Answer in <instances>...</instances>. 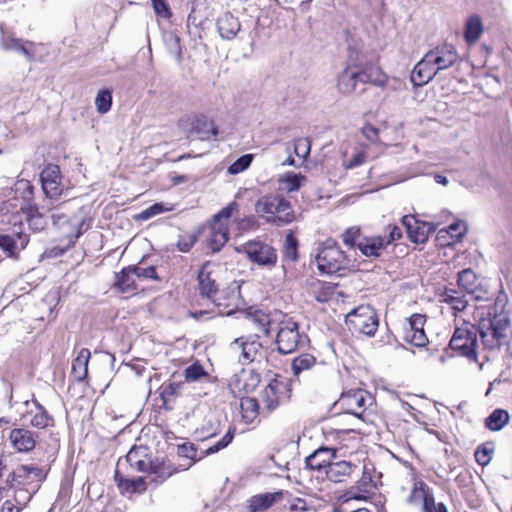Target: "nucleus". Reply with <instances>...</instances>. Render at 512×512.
Masks as SVG:
<instances>
[{
	"mask_svg": "<svg viewBox=\"0 0 512 512\" xmlns=\"http://www.w3.org/2000/svg\"><path fill=\"white\" fill-rule=\"evenodd\" d=\"M460 62L456 47L442 44L429 50L414 66L410 80L414 86H423L431 81L439 72Z\"/></svg>",
	"mask_w": 512,
	"mask_h": 512,
	"instance_id": "nucleus-1",
	"label": "nucleus"
},
{
	"mask_svg": "<svg viewBox=\"0 0 512 512\" xmlns=\"http://www.w3.org/2000/svg\"><path fill=\"white\" fill-rule=\"evenodd\" d=\"M477 331L480 334L485 349L495 350L508 344L510 338V322L506 315L490 310L478 322Z\"/></svg>",
	"mask_w": 512,
	"mask_h": 512,
	"instance_id": "nucleus-2",
	"label": "nucleus"
},
{
	"mask_svg": "<svg viewBox=\"0 0 512 512\" xmlns=\"http://www.w3.org/2000/svg\"><path fill=\"white\" fill-rule=\"evenodd\" d=\"M255 212L265 222L283 226L295 219L291 203L280 194H269L260 197L255 203Z\"/></svg>",
	"mask_w": 512,
	"mask_h": 512,
	"instance_id": "nucleus-3",
	"label": "nucleus"
},
{
	"mask_svg": "<svg viewBox=\"0 0 512 512\" xmlns=\"http://www.w3.org/2000/svg\"><path fill=\"white\" fill-rule=\"evenodd\" d=\"M236 202H231L223 208L219 213L213 216L209 225V235L207 237V245L212 252H219L229 239L228 221L233 211L237 209Z\"/></svg>",
	"mask_w": 512,
	"mask_h": 512,
	"instance_id": "nucleus-4",
	"label": "nucleus"
},
{
	"mask_svg": "<svg viewBox=\"0 0 512 512\" xmlns=\"http://www.w3.org/2000/svg\"><path fill=\"white\" fill-rule=\"evenodd\" d=\"M238 253H244L248 260L258 266L272 269L277 263L276 249L259 238L249 240L243 245L236 247Z\"/></svg>",
	"mask_w": 512,
	"mask_h": 512,
	"instance_id": "nucleus-5",
	"label": "nucleus"
},
{
	"mask_svg": "<svg viewBox=\"0 0 512 512\" xmlns=\"http://www.w3.org/2000/svg\"><path fill=\"white\" fill-rule=\"evenodd\" d=\"M346 325L353 333L374 336L378 329V317L368 305H361L346 315Z\"/></svg>",
	"mask_w": 512,
	"mask_h": 512,
	"instance_id": "nucleus-6",
	"label": "nucleus"
},
{
	"mask_svg": "<svg viewBox=\"0 0 512 512\" xmlns=\"http://www.w3.org/2000/svg\"><path fill=\"white\" fill-rule=\"evenodd\" d=\"M318 269L322 273L334 274L348 267L345 253L332 240H327L316 255Z\"/></svg>",
	"mask_w": 512,
	"mask_h": 512,
	"instance_id": "nucleus-7",
	"label": "nucleus"
},
{
	"mask_svg": "<svg viewBox=\"0 0 512 512\" xmlns=\"http://www.w3.org/2000/svg\"><path fill=\"white\" fill-rule=\"evenodd\" d=\"M449 346L452 350L458 351L460 355L465 356L469 360L477 362V329L470 323H464L463 326L457 327L450 340Z\"/></svg>",
	"mask_w": 512,
	"mask_h": 512,
	"instance_id": "nucleus-8",
	"label": "nucleus"
},
{
	"mask_svg": "<svg viewBox=\"0 0 512 512\" xmlns=\"http://www.w3.org/2000/svg\"><path fill=\"white\" fill-rule=\"evenodd\" d=\"M230 350L238 354L239 362L247 365L253 362L261 364L266 361V349L257 339L237 338L230 344Z\"/></svg>",
	"mask_w": 512,
	"mask_h": 512,
	"instance_id": "nucleus-9",
	"label": "nucleus"
},
{
	"mask_svg": "<svg viewBox=\"0 0 512 512\" xmlns=\"http://www.w3.org/2000/svg\"><path fill=\"white\" fill-rule=\"evenodd\" d=\"M368 402L372 404V397L363 389H352L343 392L338 400V404L344 413L354 415L359 419L364 418Z\"/></svg>",
	"mask_w": 512,
	"mask_h": 512,
	"instance_id": "nucleus-10",
	"label": "nucleus"
},
{
	"mask_svg": "<svg viewBox=\"0 0 512 512\" xmlns=\"http://www.w3.org/2000/svg\"><path fill=\"white\" fill-rule=\"evenodd\" d=\"M301 342V335L298 324L292 319H285L279 323L276 336L278 351L282 354H289L296 350Z\"/></svg>",
	"mask_w": 512,
	"mask_h": 512,
	"instance_id": "nucleus-11",
	"label": "nucleus"
},
{
	"mask_svg": "<svg viewBox=\"0 0 512 512\" xmlns=\"http://www.w3.org/2000/svg\"><path fill=\"white\" fill-rule=\"evenodd\" d=\"M217 266L211 262L202 265L198 272V289L203 298L211 300L216 306H219V284L217 283L215 274Z\"/></svg>",
	"mask_w": 512,
	"mask_h": 512,
	"instance_id": "nucleus-12",
	"label": "nucleus"
},
{
	"mask_svg": "<svg viewBox=\"0 0 512 512\" xmlns=\"http://www.w3.org/2000/svg\"><path fill=\"white\" fill-rule=\"evenodd\" d=\"M358 470V465L351 461L334 460L327 467L326 473L323 476L326 480L335 484L348 483L357 474Z\"/></svg>",
	"mask_w": 512,
	"mask_h": 512,
	"instance_id": "nucleus-13",
	"label": "nucleus"
},
{
	"mask_svg": "<svg viewBox=\"0 0 512 512\" xmlns=\"http://www.w3.org/2000/svg\"><path fill=\"white\" fill-rule=\"evenodd\" d=\"M42 189L50 200L57 199L62 194L61 174L57 165H47L40 175Z\"/></svg>",
	"mask_w": 512,
	"mask_h": 512,
	"instance_id": "nucleus-14",
	"label": "nucleus"
},
{
	"mask_svg": "<svg viewBox=\"0 0 512 512\" xmlns=\"http://www.w3.org/2000/svg\"><path fill=\"white\" fill-rule=\"evenodd\" d=\"M353 66L355 67L359 84L365 85L370 83L375 86H384L386 84L387 77L378 66L371 63H356L354 60Z\"/></svg>",
	"mask_w": 512,
	"mask_h": 512,
	"instance_id": "nucleus-15",
	"label": "nucleus"
},
{
	"mask_svg": "<svg viewBox=\"0 0 512 512\" xmlns=\"http://www.w3.org/2000/svg\"><path fill=\"white\" fill-rule=\"evenodd\" d=\"M9 442L19 453H28L35 448L37 434L27 428H14L9 432Z\"/></svg>",
	"mask_w": 512,
	"mask_h": 512,
	"instance_id": "nucleus-16",
	"label": "nucleus"
},
{
	"mask_svg": "<svg viewBox=\"0 0 512 512\" xmlns=\"http://www.w3.org/2000/svg\"><path fill=\"white\" fill-rule=\"evenodd\" d=\"M336 458V451L331 448L321 447L310 454L306 460V466L311 470L317 471L321 476L326 473L327 467L332 464Z\"/></svg>",
	"mask_w": 512,
	"mask_h": 512,
	"instance_id": "nucleus-17",
	"label": "nucleus"
},
{
	"mask_svg": "<svg viewBox=\"0 0 512 512\" xmlns=\"http://www.w3.org/2000/svg\"><path fill=\"white\" fill-rule=\"evenodd\" d=\"M29 409L26 415L31 416L29 423L31 426L44 429L54 426V418L46 411V409L36 400L25 401L24 403Z\"/></svg>",
	"mask_w": 512,
	"mask_h": 512,
	"instance_id": "nucleus-18",
	"label": "nucleus"
},
{
	"mask_svg": "<svg viewBox=\"0 0 512 512\" xmlns=\"http://www.w3.org/2000/svg\"><path fill=\"white\" fill-rule=\"evenodd\" d=\"M358 85L359 81L353 66V51L350 50L348 65L338 76L337 88L340 93L349 95L357 90Z\"/></svg>",
	"mask_w": 512,
	"mask_h": 512,
	"instance_id": "nucleus-19",
	"label": "nucleus"
},
{
	"mask_svg": "<svg viewBox=\"0 0 512 512\" xmlns=\"http://www.w3.org/2000/svg\"><path fill=\"white\" fill-rule=\"evenodd\" d=\"M115 481L121 493H143L149 483L147 477L129 478L122 473V470H115Z\"/></svg>",
	"mask_w": 512,
	"mask_h": 512,
	"instance_id": "nucleus-20",
	"label": "nucleus"
},
{
	"mask_svg": "<svg viewBox=\"0 0 512 512\" xmlns=\"http://www.w3.org/2000/svg\"><path fill=\"white\" fill-rule=\"evenodd\" d=\"M216 25L220 37L224 40L234 39L241 29L238 18L231 12H225L219 16Z\"/></svg>",
	"mask_w": 512,
	"mask_h": 512,
	"instance_id": "nucleus-21",
	"label": "nucleus"
},
{
	"mask_svg": "<svg viewBox=\"0 0 512 512\" xmlns=\"http://www.w3.org/2000/svg\"><path fill=\"white\" fill-rule=\"evenodd\" d=\"M357 247L364 256L377 258L387 248V245L381 235H372L362 238L357 243Z\"/></svg>",
	"mask_w": 512,
	"mask_h": 512,
	"instance_id": "nucleus-22",
	"label": "nucleus"
},
{
	"mask_svg": "<svg viewBox=\"0 0 512 512\" xmlns=\"http://www.w3.org/2000/svg\"><path fill=\"white\" fill-rule=\"evenodd\" d=\"M176 469L173 468L170 464H166L165 462H160L158 460L151 462V467L148 471L147 480L149 484H154L158 486L162 484L165 480L171 477L174 473H176Z\"/></svg>",
	"mask_w": 512,
	"mask_h": 512,
	"instance_id": "nucleus-23",
	"label": "nucleus"
},
{
	"mask_svg": "<svg viewBox=\"0 0 512 512\" xmlns=\"http://www.w3.org/2000/svg\"><path fill=\"white\" fill-rule=\"evenodd\" d=\"M217 133L214 123L206 116H197L191 124L190 134L197 135L200 140H209Z\"/></svg>",
	"mask_w": 512,
	"mask_h": 512,
	"instance_id": "nucleus-24",
	"label": "nucleus"
},
{
	"mask_svg": "<svg viewBox=\"0 0 512 512\" xmlns=\"http://www.w3.org/2000/svg\"><path fill=\"white\" fill-rule=\"evenodd\" d=\"M20 209L26 214L28 225L35 231L44 229L45 221L43 219V210L49 211L51 207L45 204L41 207L37 205L21 206Z\"/></svg>",
	"mask_w": 512,
	"mask_h": 512,
	"instance_id": "nucleus-25",
	"label": "nucleus"
},
{
	"mask_svg": "<svg viewBox=\"0 0 512 512\" xmlns=\"http://www.w3.org/2000/svg\"><path fill=\"white\" fill-rule=\"evenodd\" d=\"M27 235L18 232L16 237L11 235H0V247L8 252L9 256H15L20 250H23L28 244Z\"/></svg>",
	"mask_w": 512,
	"mask_h": 512,
	"instance_id": "nucleus-26",
	"label": "nucleus"
},
{
	"mask_svg": "<svg viewBox=\"0 0 512 512\" xmlns=\"http://www.w3.org/2000/svg\"><path fill=\"white\" fill-rule=\"evenodd\" d=\"M440 296L441 302L447 304L455 314L463 311L468 305L465 294L454 288H445Z\"/></svg>",
	"mask_w": 512,
	"mask_h": 512,
	"instance_id": "nucleus-27",
	"label": "nucleus"
},
{
	"mask_svg": "<svg viewBox=\"0 0 512 512\" xmlns=\"http://www.w3.org/2000/svg\"><path fill=\"white\" fill-rule=\"evenodd\" d=\"M220 421L214 413H208L197 427L196 434L201 440L211 438L220 432Z\"/></svg>",
	"mask_w": 512,
	"mask_h": 512,
	"instance_id": "nucleus-28",
	"label": "nucleus"
},
{
	"mask_svg": "<svg viewBox=\"0 0 512 512\" xmlns=\"http://www.w3.org/2000/svg\"><path fill=\"white\" fill-rule=\"evenodd\" d=\"M90 357V351L86 348H83L79 351L78 356L73 360L72 375L77 382H82L86 379Z\"/></svg>",
	"mask_w": 512,
	"mask_h": 512,
	"instance_id": "nucleus-29",
	"label": "nucleus"
},
{
	"mask_svg": "<svg viewBox=\"0 0 512 512\" xmlns=\"http://www.w3.org/2000/svg\"><path fill=\"white\" fill-rule=\"evenodd\" d=\"M458 285L468 294H474L475 299H484L478 294L477 276L471 269H464L458 273Z\"/></svg>",
	"mask_w": 512,
	"mask_h": 512,
	"instance_id": "nucleus-30",
	"label": "nucleus"
},
{
	"mask_svg": "<svg viewBox=\"0 0 512 512\" xmlns=\"http://www.w3.org/2000/svg\"><path fill=\"white\" fill-rule=\"evenodd\" d=\"M337 285L327 282L316 281L313 282L310 289V294L320 303H325L331 300L336 292Z\"/></svg>",
	"mask_w": 512,
	"mask_h": 512,
	"instance_id": "nucleus-31",
	"label": "nucleus"
},
{
	"mask_svg": "<svg viewBox=\"0 0 512 512\" xmlns=\"http://www.w3.org/2000/svg\"><path fill=\"white\" fill-rule=\"evenodd\" d=\"M402 224L406 227L409 238L415 243H424L427 235L423 228L419 226L418 221L412 215H405L402 218Z\"/></svg>",
	"mask_w": 512,
	"mask_h": 512,
	"instance_id": "nucleus-32",
	"label": "nucleus"
},
{
	"mask_svg": "<svg viewBox=\"0 0 512 512\" xmlns=\"http://www.w3.org/2000/svg\"><path fill=\"white\" fill-rule=\"evenodd\" d=\"M482 20L478 15H472L468 18L465 25L464 37L468 44L477 42L483 33Z\"/></svg>",
	"mask_w": 512,
	"mask_h": 512,
	"instance_id": "nucleus-33",
	"label": "nucleus"
},
{
	"mask_svg": "<svg viewBox=\"0 0 512 512\" xmlns=\"http://www.w3.org/2000/svg\"><path fill=\"white\" fill-rule=\"evenodd\" d=\"M115 286L123 293H130L138 289L131 266L116 274Z\"/></svg>",
	"mask_w": 512,
	"mask_h": 512,
	"instance_id": "nucleus-34",
	"label": "nucleus"
},
{
	"mask_svg": "<svg viewBox=\"0 0 512 512\" xmlns=\"http://www.w3.org/2000/svg\"><path fill=\"white\" fill-rule=\"evenodd\" d=\"M1 45L5 50H14L18 53L23 54L28 60L33 59V44L31 42L23 43L20 39L12 37H3L1 40Z\"/></svg>",
	"mask_w": 512,
	"mask_h": 512,
	"instance_id": "nucleus-35",
	"label": "nucleus"
},
{
	"mask_svg": "<svg viewBox=\"0 0 512 512\" xmlns=\"http://www.w3.org/2000/svg\"><path fill=\"white\" fill-rule=\"evenodd\" d=\"M279 493L258 494L249 499L251 512H262L270 508L275 502Z\"/></svg>",
	"mask_w": 512,
	"mask_h": 512,
	"instance_id": "nucleus-36",
	"label": "nucleus"
},
{
	"mask_svg": "<svg viewBox=\"0 0 512 512\" xmlns=\"http://www.w3.org/2000/svg\"><path fill=\"white\" fill-rule=\"evenodd\" d=\"M509 422V413L504 409H495L486 419L485 427L490 431H500Z\"/></svg>",
	"mask_w": 512,
	"mask_h": 512,
	"instance_id": "nucleus-37",
	"label": "nucleus"
},
{
	"mask_svg": "<svg viewBox=\"0 0 512 512\" xmlns=\"http://www.w3.org/2000/svg\"><path fill=\"white\" fill-rule=\"evenodd\" d=\"M261 401L268 411L275 410L279 405V391L277 383H269L261 393Z\"/></svg>",
	"mask_w": 512,
	"mask_h": 512,
	"instance_id": "nucleus-38",
	"label": "nucleus"
},
{
	"mask_svg": "<svg viewBox=\"0 0 512 512\" xmlns=\"http://www.w3.org/2000/svg\"><path fill=\"white\" fill-rule=\"evenodd\" d=\"M6 482L11 487L25 486L31 484L29 479L28 465H18L8 476Z\"/></svg>",
	"mask_w": 512,
	"mask_h": 512,
	"instance_id": "nucleus-39",
	"label": "nucleus"
},
{
	"mask_svg": "<svg viewBox=\"0 0 512 512\" xmlns=\"http://www.w3.org/2000/svg\"><path fill=\"white\" fill-rule=\"evenodd\" d=\"M306 179V176L300 173L288 172L280 177L279 183L283 186L284 190L291 193L298 191Z\"/></svg>",
	"mask_w": 512,
	"mask_h": 512,
	"instance_id": "nucleus-40",
	"label": "nucleus"
},
{
	"mask_svg": "<svg viewBox=\"0 0 512 512\" xmlns=\"http://www.w3.org/2000/svg\"><path fill=\"white\" fill-rule=\"evenodd\" d=\"M241 413L247 424L252 423L258 416L259 404L255 398L245 397L240 402Z\"/></svg>",
	"mask_w": 512,
	"mask_h": 512,
	"instance_id": "nucleus-41",
	"label": "nucleus"
},
{
	"mask_svg": "<svg viewBox=\"0 0 512 512\" xmlns=\"http://www.w3.org/2000/svg\"><path fill=\"white\" fill-rule=\"evenodd\" d=\"M316 364V358L312 354L303 353L295 357L292 361L293 374L298 376L304 371H308Z\"/></svg>",
	"mask_w": 512,
	"mask_h": 512,
	"instance_id": "nucleus-42",
	"label": "nucleus"
},
{
	"mask_svg": "<svg viewBox=\"0 0 512 512\" xmlns=\"http://www.w3.org/2000/svg\"><path fill=\"white\" fill-rule=\"evenodd\" d=\"M430 491L431 489L425 482L421 480L415 481L407 501L410 505L414 506L422 504Z\"/></svg>",
	"mask_w": 512,
	"mask_h": 512,
	"instance_id": "nucleus-43",
	"label": "nucleus"
},
{
	"mask_svg": "<svg viewBox=\"0 0 512 512\" xmlns=\"http://www.w3.org/2000/svg\"><path fill=\"white\" fill-rule=\"evenodd\" d=\"M495 451V444L493 442H485L479 445L474 453L476 462L481 466H486L490 463Z\"/></svg>",
	"mask_w": 512,
	"mask_h": 512,
	"instance_id": "nucleus-44",
	"label": "nucleus"
},
{
	"mask_svg": "<svg viewBox=\"0 0 512 512\" xmlns=\"http://www.w3.org/2000/svg\"><path fill=\"white\" fill-rule=\"evenodd\" d=\"M147 455V449L145 447H133L130 449V451L127 453L124 459H119L117 463L116 469L123 470L124 468H127L128 466L136 463L139 459Z\"/></svg>",
	"mask_w": 512,
	"mask_h": 512,
	"instance_id": "nucleus-45",
	"label": "nucleus"
},
{
	"mask_svg": "<svg viewBox=\"0 0 512 512\" xmlns=\"http://www.w3.org/2000/svg\"><path fill=\"white\" fill-rule=\"evenodd\" d=\"M311 141L307 137H299L293 141V152L299 158L306 160L310 155Z\"/></svg>",
	"mask_w": 512,
	"mask_h": 512,
	"instance_id": "nucleus-46",
	"label": "nucleus"
},
{
	"mask_svg": "<svg viewBox=\"0 0 512 512\" xmlns=\"http://www.w3.org/2000/svg\"><path fill=\"white\" fill-rule=\"evenodd\" d=\"M207 376L208 373L199 363H193L184 370L185 382H197L202 378H206Z\"/></svg>",
	"mask_w": 512,
	"mask_h": 512,
	"instance_id": "nucleus-47",
	"label": "nucleus"
},
{
	"mask_svg": "<svg viewBox=\"0 0 512 512\" xmlns=\"http://www.w3.org/2000/svg\"><path fill=\"white\" fill-rule=\"evenodd\" d=\"M297 252H298V241L294 237L292 233H288L285 238L284 243V258L289 261H296L297 260Z\"/></svg>",
	"mask_w": 512,
	"mask_h": 512,
	"instance_id": "nucleus-48",
	"label": "nucleus"
},
{
	"mask_svg": "<svg viewBox=\"0 0 512 512\" xmlns=\"http://www.w3.org/2000/svg\"><path fill=\"white\" fill-rule=\"evenodd\" d=\"M235 434V428L229 427L226 434L215 444L208 447L205 451L206 455L214 454L219 452L220 450L226 448L233 440Z\"/></svg>",
	"mask_w": 512,
	"mask_h": 512,
	"instance_id": "nucleus-49",
	"label": "nucleus"
},
{
	"mask_svg": "<svg viewBox=\"0 0 512 512\" xmlns=\"http://www.w3.org/2000/svg\"><path fill=\"white\" fill-rule=\"evenodd\" d=\"M95 105L97 108V111L101 114L107 113L112 105V94L109 90H101L98 92L96 99H95Z\"/></svg>",
	"mask_w": 512,
	"mask_h": 512,
	"instance_id": "nucleus-50",
	"label": "nucleus"
},
{
	"mask_svg": "<svg viewBox=\"0 0 512 512\" xmlns=\"http://www.w3.org/2000/svg\"><path fill=\"white\" fill-rule=\"evenodd\" d=\"M185 382L164 383L160 387V395L166 401L170 397L178 396L184 388Z\"/></svg>",
	"mask_w": 512,
	"mask_h": 512,
	"instance_id": "nucleus-51",
	"label": "nucleus"
},
{
	"mask_svg": "<svg viewBox=\"0 0 512 512\" xmlns=\"http://www.w3.org/2000/svg\"><path fill=\"white\" fill-rule=\"evenodd\" d=\"M252 161H253L252 154L242 155L228 167L227 171L231 175L239 174V173L245 171L246 169H248L249 166L251 165Z\"/></svg>",
	"mask_w": 512,
	"mask_h": 512,
	"instance_id": "nucleus-52",
	"label": "nucleus"
},
{
	"mask_svg": "<svg viewBox=\"0 0 512 512\" xmlns=\"http://www.w3.org/2000/svg\"><path fill=\"white\" fill-rule=\"evenodd\" d=\"M238 382L242 383L240 390L244 393H249L252 391L259 382V377L252 372L242 371L238 378Z\"/></svg>",
	"mask_w": 512,
	"mask_h": 512,
	"instance_id": "nucleus-53",
	"label": "nucleus"
},
{
	"mask_svg": "<svg viewBox=\"0 0 512 512\" xmlns=\"http://www.w3.org/2000/svg\"><path fill=\"white\" fill-rule=\"evenodd\" d=\"M422 512H449L444 503H436L432 490L422 503Z\"/></svg>",
	"mask_w": 512,
	"mask_h": 512,
	"instance_id": "nucleus-54",
	"label": "nucleus"
},
{
	"mask_svg": "<svg viewBox=\"0 0 512 512\" xmlns=\"http://www.w3.org/2000/svg\"><path fill=\"white\" fill-rule=\"evenodd\" d=\"M131 270L135 277L141 280L153 279L157 280L158 276L154 266L142 267L140 265L131 266Z\"/></svg>",
	"mask_w": 512,
	"mask_h": 512,
	"instance_id": "nucleus-55",
	"label": "nucleus"
},
{
	"mask_svg": "<svg viewBox=\"0 0 512 512\" xmlns=\"http://www.w3.org/2000/svg\"><path fill=\"white\" fill-rule=\"evenodd\" d=\"M446 231H449V235L457 243L460 241V239L464 236V234L467 232V226L465 222L458 221L455 223H452L447 228H445Z\"/></svg>",
	"mask_w": 512,
	"mask_h": 512,
	"instance_id": "nucleus-56",
	"label": "nucleus"
},
{
	"mask_svg": "<svg viewBox=\"0 0 512 512\" xmlns=\"http://www.w3.org/2000/svg\"><path fill=\"white\" fill-rule=\"evenodd\" d=\"M406 339L409 340L416 347H423L428 343V338H427L424 330L407 331Z\"/></svg>",
	"mask_w": 512,
	"mask_h": 512,
	"instance_id": "nucleus-57",
	"label": "nucleus"
},
{
	"mask_svg": "<svg viewBox=\"0 0 512 512\" xmlns=\"http://www.w3.org/2000/svg\"><path fill=\"white\" fill-rule=\"evenodd\" d=\"M386 245L389 246L393 242L399 240L402 237V230L396 225H388L386 233L381 235Z\"/></svg>",
	"mask_w": 512,
	"mask_h": 512,
	"instance_id": "nucleus-58",
	"label": "nucleus"
},
{
	"mask_svg": "<svg viewBox=\"0 0 512 512\" xmlns=\"http://www.w3.org/2000/svg\"><path fill=\"white\" fill-rule=\"evenodd\" d=\"M155 13L162 18L168 19L172 13L166 0H151Z\"/></svg>",
	"mask_w": 512,
	"mask_h": 512,
	"instance_id": "nucleus-59",
	"label": "nucleus"
},
{
	"mask_svg": "<svg viewBox=\"0 0 512 512\" xmlns=\"http://www.w3.org/2000/svg\"><path fill=\"white\" fill-rule=\"evenodd\" d=\"M360 236V228L359 227H350L345 230L342 235L343 242L345 245L349 247H354L356 244L357 238Z\"/></svg>",
	"mask_w": 512,
	"mask_h": 512,
	"instance_id": "nucleus-60",
	"label": "nucleus"
},
{
	"mask_svg": "<svg viewBox=\"0 0 512 512\" xmlns=\"http://www.w3.org/2000/svg\"><path fill=\"white\" fill-rule=\"evenodd\" d=\"M164 206L162 203H155L148 207L147 209L143 210L139 215L138 218L141 220H147L153 216H156L162 212H164Z\"/></svg>",
	"mask_w": 512,
	"mask_h": 512,
	"instance_id": "nucleus-61",
	"label": "nucleus"
},
{
	"mask_svg": "<svg viewBox=\"0 0 512 512\" xmlns=\"http://www.w3.org/2000/svg\"><path fill=\"white\" fill-rule=\"evenodd\" d=\"M366 153L364 151H359L353 155V157L346 161L343 166L345 169H354L360 165H362L366 161Z\"/></svg>",
	"mask_w": 512,
	"mask_h": 512,
	"instance_id": "nucleus-62",
	"label": "nucleus"
},
{
	"mask_svg": "<svg viewBox=\"0 0 512 512\" xmlns=\"http://www.w3.org/2000/svg\"><path fill=\"white\" fill-rule=\"evenodd\" d=\"M253 320L259 324L260 331L268 335L270 332V321L268 315L262 312H256Z\"/></svg>",
	"mask_w": 512,
	"mask_h": 512,
	"instance_id": "nucleus-63",
	"label": "nucleus"
},
{
	"mask_svg": "<svg viewBox=\"0 0 512 512\" xmlns=\"http://www.w3.org/2000/svg\"><path fill=\"white\" fill-rule=\"evenodd\" d=\"M28 470L31 483L42 481L46 477L45 471L36 465H28Z\"/></svg>",
	"mask_w": 512,
	"mask_h": 512,
	"instance_id": "nucleus-64",
	"label": "nucleus"
}]
</instances>
